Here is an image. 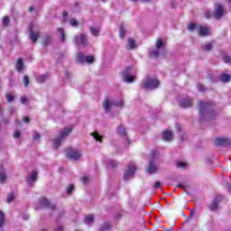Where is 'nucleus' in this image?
I'll use <instances>...</instances> for the list:
<instances>
[{"label": "nucleus", "mask_w": 231, "mask_h": 231, "mask_svg": "<svg viewBox=\"0 0 231 231\" xmlns=\"http://www.w3.org/2000/svg\"><path fill=\"white\" fill-rule=\"evenodd\" d=\"M71 131H72L71 127H65L63 130H61L59 137L52 141L53 147L57 149V147H59L62 143V140H64V138L68 136V134H69Z\"/></svg>", "instance_id": "nucleus-1"}, {"label": "nucleus", "mask_w": 231, "mask_h": 231, "mask_svg": "<svg viewBox=\"0 0 231 231\" xmlns=\"http://www.w3.org/2000/svg\"><path fill=\"white\" fill-rule=\"evenodd\" d=\"M156 158H158V152L152 151V160L150 161V164L147 169V172H149L150 174H154L155 172H158V165H156Z\"/></svg>", "instance_id": "nucleus-2"}, {"label": "nucleus", "mask_w": 231, "mask_h": 231, "mask_svg": "<svg viewBox=\"0 0 231 231\" xmlns=\"http://www.w3.org/2000/svg\"><path fill=\"white\" fill-rule=\"evenodd\" d=\"M143 86L144 89H156V88H159L160 86V81L156 79L146 78L143 80Z\"/></svg>", "instance_id": "nucleus-3"}, {"label": "nucleus", "mask_w": 231, "mask_h": 231, "mask_svg": "<svg viewBox=\"0 0 231 231\" xmlns=\"http://www.w3.org/2000/svg\"><path fill=\"white\" fill-rule=\"evenodd\" d=\"M116 106L117 107H122L124 106V101L119 100L118 102H111L109 98H106L103 103V107L106 113H109V110L113 109Z\"/></svg>", "instance_id": "nucleus-4"}, {"label": "nucleus", "mask_w": 231, "mask_h": 231, "mask_svg": "<svg viewBox=\"0 0 231 231\" xmlns=\"http://www.w3.org/2000/svg\"><path fill=\"white\" fill-rule=\"evenodd\" d=\"M122 79L125 82H128L129 84H131V82H134V79H136V77L133 75V67H128L125 69L122 73Z\"/></svg>", "instance_id": "nucleus-5"}, {"label": "nucleus", "mask_w": 231, "mask_h": 231, "mask_svg": "<svg viewBox=\"0 0 231 231\" xmlns=\"http://www.w3.org/2000/svg\"><path fill=\"white\" fill-rule=\"evenodd\" d=\"M136 172V165L134 163H130L124 173V180H131V178L134 177V173Z\"/></svg>", "instance_id": "nucleus-6"}, {"label": "nucleus", "mask_w": 231, "mask_h": 231, "mask_svg": "<svg viewBox=\"0 0 231 231\" xmlns=\"http://www.w3.org/2000/svg\"><path fill=\"white\" fill-rule=\"evenodd\" d=\"M78 62H80V64H84V62H87L88 64H91L95 61V58L92 55L86 56L82 52H79L77 56Z\"/></svg>", "instance_id": "nucleus-7"}, {"label": "nucleus", "mask_w": 231, "mask_h": 231, "mask_svg": "<svg viewBox=\"0 0 231 231\" xmlns=\"http://www.w3.org/2000/svg\"><path fill=\"white\" fill-rule=\"evenodd\" d=\"M66 156L69 160H80V152L73 150V148H68L66 151Z\"/></svg>", "instance_id": "nucleus-8"}, {"label": "nucleus", "mask_w": 231, "mask_h": 231, "mask_svg": "<svg viewBox=\"0 0 231 231\" xmlns=\"http://www.w3.org/2000/svg\"><path fill=\"white\" fill-rule=\"evenodd\" d=\"M188 30L189 32H198L199 35H200V37L203 35V25L201 24H198L195 23H190L189 24H188Z\"/></svg>", "instance_id": "nucleus-9"}, {"label": "nucleus", "mask_w": 231, "mask_h": 231, "mask_svg": "<svg viewBox=\"0 0 231 231\" xmlns=\"http://www.w3.org/2000/svg\"><path fill=\"white\" fill-rule=\"evenodd\" d=\"M225 14V8L220 4L215 5L214 17L215 19H221V16Z\"/></svg>", "instance_id": "nucleus-10"}, {"label": "nucleus", "mask_w": 231, "mask_h": 231, "mask_svg": "<svg viewBox=\"0 0 231 231\" xmlns=\"http://www.w3.org/2000/svg\"><path fill=\"white\" fill-rule=\"evenodd\" d=\"M117 134L124 138L125 143H126V145H129V143H131V142H129V139L127 138V132H125V127H124V125H120L119 127H117Z\"/></svg>", "instance_id": "nucleus-11"}, {"label": "nucleus", "mask_w": 231, "mask_h": 231, "mask_svg": "<svg viewBox=\"0 0 231 231\" xmlns=\"http://www.w3.org/2000/svg\"><path fill=\"white\" fill-rule=\"evenodd\" d=\"M76 43L78 46H82L86 48L88 46V37L86 34H80L79 36H76Z\"/></svg>", "instance_id": "nucleus-12"}, {"label": "nucleus", "mask_w": 231, "mask_h": 231, "mask_svg": "<svg viewBox=\"0 0 231 231\" xmlns=\"http://www.w3.org/2000/svg\"><path fill=\"white\" fill-rule=\"evenodd\" d=\"M26 181L28 185L32 186L37 181V171H32L31 174L27 177Z\"/></svg>", "instance_id": "nucleus-13"}, {"label": "nucleus", "mask_w": 231, "mask_h": 231, "mask_svg": "<svg viewBox=\"0 0 231 231\" xmlns=\"http://www.w3.org/2000/svg\"><path fill=\"white\" fill-rule=\"evenodd\" d=\"M180 107L184 109L192 106V100L189 97L182 98L179 102Z\"/></svg>", "instance_id": "nucleus-14"}, {"label": "nucleus", "mask_w": 231, "mask_h": 231, "mask_svg": "<svg viewBox=\"0 0 231 231\" xmlns=\"http://www.w3.org/2000/svg\"><path fill=\"white\" fill-rule=\"evenodd\" d=\"M222 200V196H217L216 199L211 203V205L209 206L210 210H217V205H219V203H221Z\"/></svg>", "instance_id": "nucleus-15"}, {"label": "nucleus", "mask_w": 231, "mask_h": 231, "mask_svg": "<svg viewBox=\"0 0 231 231\" xmlns=\"http://www.w3.org/2000/svg\"><path fill=\"white\" fill-rule=\"evenodd\" d=\"M40 205L41 207L50 208L52 210H55V205H51L50 200H48L46 198H42L40 199Z\"/></svg>", "instance_id": "nucleus-16"}, {"label": "nucleus", "mask_w": 231, "mask_h": 231, "mask_svg": "<svg viewBox=\"0 0 231 231\" xmlns=\"http://www.w3.org/2000/svg\"><path fill=\"white\" fill-rule=\"evenodd\" d=\"M215 143L217 145H230L231 141L228 138H217Z\"/></svg>", "instance_id": "nucleus-17"}, {"label": "nucleus", "mask_w": 231, "mask_h": 231, "mask_svg": "<svg viewBox=\"0 0 231 231\" xmlns=\"http://www.w3.org/2000/svg\"><path fill=\"white\" fill-rule=\"evenodd\" d=\"M172 132L166 130L162 133V140H164V142H171V140H172Z\"/></svg>", "instance_id": "nucleus-18"}, {"label": "nucleus", "mask_w": 231, "mask_h": 231, "mask_svg": "<svg viewBox=\"0 0 231 231\" xmlns=\"http://www.w3.org/2000/svg\"><path fill=\"white\" fill-rule=\"evenodd\" d=\"M30 38L32 42H37L39 39V33L33 32V27H30Z\"/></svg>", "instance_id": "nucleus-19"}, {"label": "nucleus", "mask_w": 231, "mask_h": 231, "mask_svg": "<svg viewBox=\"0 0 231 231\" xmlns=\"http://www.w3.org/2000/svg\"><path fill=\"white\" fill-rule=\"evenodd\" d=\"M212 111H214L212 105L208 106V104L204 103V117L207 116L208 113H212Z\"/></svg>", "instance_id": "nucleus-20"}, {"label": "nucleus", "mask_w": 231, "mask_h": 231, "mask_svg": "<svg viewBox=\"0 0 231 231\" xmlns=\"http://www.w3.org/2000/svg\"><path fill=\"white\" fill-rule=\"evenodd\" d=\"M212 33V28L208 25L203 26V36L207 37V35H210Z\"/></svg>", "instance_id": "nucleus-21"}, {"label": "nucleus", "mask_w": 231, "mask_h": 231, "mask_svg": "<svg viewBox=\"0 0 231 231\" xmlns=\"http://www.w3.org/2000/svg\"><path fill=\"white\" fill-rule=\"evenodd\" d=\"M127 50H134L136 48V42L133 39H128V44L126 46Z\"/></svg>", "instance_id": "nucleus-22"}, {"label": "nucleus", "mask_w": 231, "mask_h": 231, "mask_svg": "<svg viewBox=\"0 0 231 231\" xmlns=\"http://www.w3.org/2000/svg\"><path fill=\"white\" fill-rule=\"evenodd\" d=\"M219 79L221 82H230L231 76L229 74H222Z\"/></svg>", "instance_id": "nucleus-23"}, {"label": "nucleus", "mask_w": 231, "mask_h": 231, "mask_svg": "<svg viewBox=\"0 0 231 231\" xmlns=\"http://www.w3.org/2000/svg\"><path fill=\"white\" fill-rule=\"evenodd\" d=\"M6 180V173H5V167L0 166V181L3 183Z\"/></svg>", "instance_id": "nucleus-24"}, {"label": "nucleus", "mask_w": 231, "mask_h": 231, "mask_svg": "<svg viewBox=\"0 0 231 231\" xmlns=\"http://www.w3.org/2000/svg\"><path fill=\"white\" fill-rule=\"evenodd\" d=\"M23 68H24V64L23 63V59H18L16 63L17 71H23Z\"/></svg>", "instance_id": "nucleus-25"}, {"label": "nucleus", "mask_w": 231, "mask_h": 231, "mask_svg": "<svg viewBox=\"0 0 231 231\" xmlns=\"http://www.w3.org/2000/svg\"><path fill=\"white\" fill-rule=\"evenodd\" d=\"M94 219L95 218L93 217V215H88V216L85 217L84 222L86 225H91V223H93Z\"/></svg>", "instance_id": "nucleus-26"}, {"label": "nucleus", "mask_w": 231, "mask_h": 231, "mask_svg": "<svg viewBox=\"0 0 231 231\" xmlns=\"http://www.w3.org/2000/svg\"><path fill=\"white\" fill-rule=\"evenodd\" d=\"M46 79H48V74H43L42 76H38L36 78L37 82H39L40 84H42V82H44L46 80Z\"/></svg>", "instance_id": "nucleus-27"}, {"label": "nucleus", "mask_w": 231, "mask_h": 231, "mask_svg": "<svg viewBox=\"0 0 231 231\" xmlns=\"http://www.w3.org/2000/svg\"><path fill=\"white\" fill-rule=\"evenodd\" d=\"M90 32L94 37H98V34L100 33V30L96 27H90Z\"/></svg>", "instance_id": "nucleus-28"}, {"label": "nucleus", "mask_w": 231, "mask_h": 231, "mask_svg": "<svg viewBox=\"0 0 231 231\" xmlns=\"http://www.w3.org/2000/svg\"><path fill=\"white\" fill-rule=\"evenodd\" d=\"M119 37H120V39H124V37H125V29L124 28V25L120 26Z\"/></svg>", "instance_id": "nucleus-29"}, {"label": "nucleus", "mask_w": 231, "mask_h": 231, "mask_svg": "<svg viewBox=\"0 0 231 231\" xmlns=\"http://www.w3.org/2000/svg\"><path fill=\"white\" fill-rule=\"evenodd\" d=\"M92 136H93V138L96 139V142L102 143V136L100 134H98V133H97V132L92 133Z\"/></svg>", "instance_id": "nucleus-30"}, {"label": "nucleus", "mask_w": 231, "mask_h": 231, "mask_svg": "<svg viewBox=\"0 0 231 231\" xmlns=\"http://www.w3.org/2000/svg\"><path fill=\"white\" fill-rule=\"evenodd\" d=\"M156 48H157V50H162V48H163V41H162V38H159L157 40Z\"/></svg>", "instance_id": "nucleus-31"}, {"label": "nucleus", "mask_w": 231, "mask_h": 231, "mask_svg": "<svg viewBox=\"0 0 231 231\" xmlns=\"http://www.w3.org/2000/svg\"><path fill=\"white\" fill-rule=\"evenodd\" d=\"M3 26H8L10 24V18L8 16H4L2 19Z\"/></svg>", "instance_id": "nucleus-32"}, {"label": "nucleus", "mask_w": 231, "mask_h": 231, "mask_svg": "<svg viewBox=\"0 0 231 231\" xmlns=\"http://www.w3.org/2000/svg\"><path fill=\"white\" fill-rule=\"evenodd\" d=\"M150 57H152V59H156V57H160V51H150Z\"/></svg>", "instance_id": "nucleus-33"}, {"label": "nucleus", "mask_w": 231, "mask_h": 231, "mask_svg": "<svg viewBox=\"0 0 231 231\" xmlns=\"http://www.w3.org/2000/svg\"><path fill=\"white\" fill-rule=\"evenodd\" d=\"M187 162H177V167L179 169H187Z\"/></svg>", "instance_id": "nucleus-34"}, {"label": "nucleus", "mask_w": 231, "mask_h": 231, "mask_svg": "<svg viewBox=\"0 0 231 231\" xmlns=\"http://www.w3.org/2000/svg\"><path fill=\"white\" fill-rule=\"evenodd\" d=\"M199 116H203V101L202 100L199 102Z\"/></svg>", "instance_id": "nucleus-35"}, {"label": "nucleus", "mask_w": 231, "mask_h": 231, "mask_svg": "<svg viewBox=\"0 0 231 231\" xmlns=\"http://www.w3.org/2000/svg\"><path fill=\"white\" fill-rule=\"evenodd\" d=\"M59 33H60L61 35V42H64L65 39H66V35L64 34V29L62 28H59L58 29Z\"/></svg>", "instance_id": "nucleus-36"}, {"label": "nucleus", "mask_w": 231, "mask_h": 231, "mask_svg": "<svg viewBox=\"0 0 231 231\" xmlns=\"http://www.w3.org/2000/svg\"><path fill=\"white\" fill-rule=\"evenodd\" d=\"M212 48H213V45H212V43H210V42L206 43V44L204 45V50H205L206 51H212Z\"/></svg>", "instance_id": "nucleus-37"}, {"label": "nucleus", "mask_w": 231, "mask_h": 231, "mask_svg": "<svg viewBox=\"0 0 231 231\" xmlns=\"http://www.w3.org/2000/svg\"><path fill=\"white\" fill-rule=\"evenodd\" d=\"M223 60L226 64H231V57L228 55L223 56Z\"/></svg>", "instance_id": "nucleus-38"}, {"label": "nucleus", "mask_w": 231, "mask_h": 231, "mask_svg": "<svg viewBox=\"0 0 231 231\" xmlns=\"http://www.w3.org/2000/svg\"><path fill=\"white\" fill-rule=\"evenodd\" d=\"M14 198H15V196L14 195V193H9L7 195V203H12V201H14Z\"/></svg>", "instance_id": "nucleus-39"}, {"label": "nucleus", "mask_w": 231, "mask_h": 231, "mask_svg": "<svg viewBox=\"0 0 231 231\" xmlns=\"http://www.w3.org/2000/svg\"><path fill=\"white\" fill-rule=\"evenodd\" d=\"M117 163H116V161H109L108 162V169H113V167H116Z\"/></svg>", "instance_id": "nucleus-40"}, {"label": "nucleus", "mask_w": 231, "mask_h": 231, "mask_svg": "<svg viewBox=\"0 0 231 231\" xmlns=\"http://www.w3.org/2000/svg\"><path fill=\"white\" fill-rule=\"evenodd\" d=\"M5 224V215L0 211V228Z\"/></svg>", "instance_id": "nucleus-41"}, {"label": "nucleus", "mask_w": 231, "mask_h": 231, "mask_svg": "<svg viewBox=\"0 0 231 231\" xmlns=\"http://www.w3.org/2000/svg\"><path fill=\"white\" fill-rule=\"evenodd\" d=\"M75 187L73 186V184H69L68 189H67V194H71L74 190Z\"/></svg>", "instance_id": "nucleus-42"}, {"label": "nucleus", "mask_w": 231, "mask_h": 231, "mask_svg": "<svg viewBox=\"0 0 231 231\" xmlns=\"http://www.w3.org/2000/svg\"><path fill=\"white\" fill-rule=\"evenodd\" d=\"M69 23H70L71 26H78L79 25V22H77V20L75 18L70 19Z\"/></svg>", "instance_id": "nucleus-43"}, {"label": "nucleus", "mask_w": 231, "mask_h": 231, "mask_svg": "<svg viewBox=\"0 0 231 231\" xmlns=\"http://www.w3.org/2000/svg\"><path fill=\"white\" fill-rule=\"evenodd\" d=\"M81 181H82L83 185H86L88 183V181H89V177L84 176L83 178H81Z\"/></svg>", "instance_id": "nucleus-44"}, {"label": "nucleus", "mask_w": 231, "mask_h": 231, "mask_svg": "<svg viewBox=\"0 0 231 231\" xmlns=\"http://www.w3.org/2000/svg\"><path fill=\"white\" fill-rule=\"evenodd\" d=\"M6 100L7 102H13L14 101V96L12 94L6 95Z\"/></svg>", "instance_id": "nucleus-45"}, {"label": "nucleus", "mask_w": 231, "mask_h": 231, "mask_svg": "<svg viewBox=\"0 0 231 231\" xmlns=\"http://www.w3.org/2000/svg\"><path fill=\"white\" fill-rule=\"evenodd\" d=\"M23 84L25 88H27L28 84H30V80L28 79V76L23 77Z\"/></svg>", "instance_id": "nucleus-46"}, {"label": "nucleus", "mask_w": 231, "mask_h": 231, "mask_svg": "<svg viewBox=\"0 0 231 231\" xmlns=\"http://www.w3.org/2000/svg\"><path fill=\"white\" fill-rule=\"evenodd\" d=\"M110 226H109V224L108 223H105L103 225V226H101V230L104 231V230H109Z\"/></svg>", "instance_id": "nucleus-47"}, {"label": "nucleus", "mask_w": 231, "mask_h": 231, "mask_svg": "<svg viewBox=\"0 0 231 231\" xmlns=\"http://www.w3.org/2000/svg\"><path fill=\"white\" fill-rule=\"evenodd\" d=\"M21 136V132L19 130H16L14 134V138H20Z\"/></svg>", "instance_id": "nucleus-48"}, {"label": "nucleus", "mask_w": 231, "mask_h": 231, "mask_svg": "<svg viewBox=\"0 0 231 231\" xmlns=\"http://www.w3.org/2000/svg\"><path fill=\"white\" fill-rule=\"evenodd\" d=\"M162 183L160 181H156L154 184H153V187L154 189H160Z\"/></svg>", "instance_id": "nucleus-49"}, {"label": "nucleus", "mask_w": 231, "mask_h": 231, "mask_svg": "<svg viewBox=\"0 0 231 231\" xmlns=\"http://www.w3.org/2000/svg\"><path fill=\"white\" fill-rule=\"evenodd\" d=\"M39 138H41V134H39V133H34L33 139L34 140H39Z\"/></svg>", "instance_id": "nucleus-50"}, {"label": "nucleus", "mask_w": 231, "mask_h": 231, "mask_svg": "<svg viewBox=\"0 0 231 231\" xmlns=\"http://www.w3.org/2000/svg\"><path fill=\"white\" fill-rule=\"evenodd\" d=\"M21 104H26V97H22Z\"/></svg>", "instance_id": "nucleus-51"}, {"label": "nucleus", "mask_w": 231, "mask_h": 231, "mask_svg": "<svg viewBox=\"0 0 231 231\" xmlns=\"http://www.w3.org/2000/svg\"><path fill=\"white\" fill-rule=\"evenodd\" d=\"M23 122H25V124H28V122H30V118L25 116L23 118Z\"/></svg>", "instance_id": "nucleus-52"}, {"label": "nucleus", "mask_w": 231, "mask_h": 231, "mask_svg": "<svg viewBox=\"0 0 231 231\" xmlns=\"http://www.w3.org/2000/svg\"><path fill=\"white\" fill-rule=\"evenodd\" d=\"M67 17H68V12H64L63 13V21H66Z\"/></svg>", "instance_id": "nucleus-53"}, {"label": "nucleus", "mask_w": 231, "mask_h": 231, "mask_svg": "<svg viewBox=\"0 0 231 231\" xmlns=\"http://www.w3.org/2000/svg\"><path fill=\"white\" fill-rule=\"evenodd\" d=\"M207 165H212V160L208 159L207 160Z\"/></svg>", "instance_id": "nucleus-54"}, {"label": "nucleus", "mask_w": 231, "mask_h": 231, "mask_svg": "<svg viewBox=\"0 0 231 231\" xmlns=\"http://www.w3.org/2000/svg\"><path fill=\"white\" fill-rule=\"evenodd\" d=\"M55 231H62V226H58L56 229H55Z\"/></svg>", "instance_id": "nucleus-55"}, {"label": "nucleus", "mask_w": 231, "mask_h": 231, "mask_svg": "<svg viewBox=\"0 0 231 231\" xmlns=\"http://www.w3.org/2000/svg\"><path fill=\"white\" fill-rule=\"evenodd\" d=\"M176 129H177V131H181V127L180 126V125H176Z\"/></svg>", "instance_id": "nucleus-56"}, {"label": "nucleus", "mask_w": 231, "mask_h": 231, "mask_svg": "<svg viewBox=\"0 0 231 231\" xmlns=\"http://www.w3.org/2000/svg\"><path fill=\"white\" fill-rule=\"evenodd\" d=\"M193 216H194V210H191L190 213H189V217H193Z\"/></svg>", "instance_id": "nucleus-57"}, {"label": "nucleus", "mask_w": 231, "mask_h": 231, "mask_svg": "<svg viewBox=\"0 0 231 231\" xmlns=\"http://www.w3.org/2000/svg\"><path fill=\"white\" fill-rule=\"evenodd\" d=\"M199 91H203V87L201 85H199Z\"/></svg>", "instance_id": "nucleus-58"}, {"label": "nucleus", "mask_w": 231, "mask_h": 231, "mask_svg": "<svg viewBox=\"0 0 231 231\" xmlns=\"http://www.w3.org/2000/svg\"><path fill=\"white\" fill-rule=\"evenodd\" d=\"M33 11V6H31L30 8H29V12H32Z\"/></svg>", "instance_id": "nucleus-59"}, {"label": "nucleus", "mask_w": 231, "mask_h": 231, "mask_svg": "<svg viewBox=\"0 0 231 231\" xmlns=\"http://www.w3.org/2000/svg\"><path fill=\"white\" fill-rule=\"evenodd\" d=\"M210 18V14H206V19H209Z\"/></svg>", "instance_id": "nucleus-60"}, {"label": "nucleus", "mask_w": 231, "mask_h": 231, "mask_svg": "<svg viewBox=\"0 0 231 231\" xmlns=\"http://www.w3.org/2000/svg\"><path fill=\"white\" fill-rule=\"evenodd\" d=\"M142 1V3H147V1H149V0H141Z\"/></svg>", "instance_id": "nucleus-61"}, {"label": "nucleus", "mask_w": 231, "mask_h": 231, "mask_svg": "<svg viewBox=\"0 0 231 231\" xmlns=\"http://www.w3.org/2000/svg\"><path fill=\"white\" fill-rule=\"evenodd\" d=\"M0 115H3V111H1V108H0Z\"/></svg>", "instance_id": "nucleus-62"}, {"label": "nucleus", "mask_w": 231, "mask_h": 231, "mask_svg": "<svg viewBox=\"0 0 231 231\" xmlns=\"http://www.w3.org/2000/svg\"><path fill=\"white\" fill-rule=\"evenodd\" d=\"M229 190H230V192H231V186H229Z\"/></svg>", "instance_id": "nucleus-63"}, {"label": "nucleus", "mask_w": 231, "mask_h": 231, "mask_svg": "<svg viewBox=\"0 0 231 231\" xmlns=\"http://www.w3.org/2000/svg\"><path fill=\"white\" fill-rule=\"evenodd\" d=\"M28 217H28V216H26L25 219H28Z\"/></svg>", "instance_id": "nucleus-64"}]
</instances>
